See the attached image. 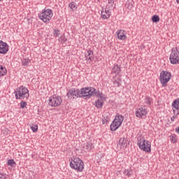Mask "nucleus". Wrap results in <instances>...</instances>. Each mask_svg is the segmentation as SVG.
<instances>
[{
  "label": "nucleus",
  "instance_id": "4",
  "mask_svg": "<svg viewBox=\"0 0 179 179\" xmlns=\"http://www.w3.org/2000/svg\"><path fill=\"white\" fill-rule=\"evenodd\" d=\"M124 117L120 113H117L114 120L110 124V129L112 132H114L122 125V122H124Z\"/></svg>",
  "mask_w": 179,
  "mask_h": 179
},
{
  "label": "nucleus",
  "instance_id": "29",
  "mask_svg": "<svg viewBox=\"0 0 179 179\" xmlns=\"http://www.w3.org/2000/svg\"><path fill=\"white\" fill-rule=\"evenodd\" d=\"M170 139H171V141L173 143H176V142H177V137L176 136L175 134L171 135V136H170Z\"/></svg>",
  "mask_w": 179,
  "mask_h": 179
},
{
  "label": "nucleus",
  "instance_id": "9",
  "mask_svg": "<svg viewBox=\"0 0 179 179\" xmlns=\"http://www.w3.org/2000/svg\"><path fill=\"white\" fill-rule=\"evenodd\" d=\"M114 3V1H108V5L106 6V8H102L101 11V17L104 20H108V18L111 16V10L110 8L113 6V4Z\"/></svg>",
  "mask_w": 179,
  "mask_h": 179
},
{
  "label": "nucleus",
  "instance_id": "19",
  "mask_svg": "<svg viewBox=\"0 0 179 179\" xmlns=\"http://www.w3.org/2000/svg\"><path fill=\"white\" fill-rule=\"evenodd\" d=\"M120 72H121V66H118V64L115 65L112 69L111 73L118 75Z\"/></svg>",
  "mask_w": 179,
  "mask_h": 179
},
{
  "label": "nucleus",
  "instance_id": "26",
  "mask_svg": "<svg viewBox=\"0 0 179 179\" xmlns=\"http://www.w3.org/2000/svg\"><path fill=\"white\" fill-rule=\"evenodd\" d=\"M152 20L153 23H157L160 20V17L157 15H155L152 17Z\"/></svg>",
  "mask_w": 179,
  "mask_h": 179
},
{
  "label": "nucleus",
  "instance_id": "37",
  "mask_svg": "<svg viewBox=\"0 0 179 179\" xmlns=\"http://www.w3.org/2000/svg\"><path fill=\"white\" fill-rule=\"evenodd\" d=\"M176 132L179 134V127L176 129Z\"/></svg>",
  "mask_w": 179,
  "mask_h": 179
},
{
  "label": "nucleus",
  "instance_id": "16",
  "mask_svg": "<svg viewBox=\"0 0 179 179\" xmlns=\"http://www.w3.org/2000/svg\"><path fill=\"white\" fill-rule=\"evenodd\" d=\"M117 36L119 40L124 41L127 39V32L122 29H120L117 31Z\"/></svg>",
  "mask_w": 179,
  "mask_h": 179
},
{
  "label": "nucleus",
  "instance_id": "17",
  "mask_svg": "<svg viewBox=\"0 0 179 179\" xmlns=\"http://www.w3.org/2000/svg\"><path fill=\"white\" fill-rule=\"evenodd\" d=\"M94 96L100 99L99 100L101 101H103V103H104V101H106V95L103 94V93L100 92V91H99L97 90H95Z\"/></svg>",
  "mask_w": 179,
  "mask_h": 179
},
{
  "label": "nucleus",
  "instance_id": "30",
  "mask_svg": "<svg viewBox=\"0 0 179 179\" xmlns=\"http://www.w3.org/2000/svg\"><path fill=\"white\" fill-rule=\"evenodd\" d=\"M27 106V101H22L20 102V107H21V108H26Z\"/></svg>",
  "mask_w": 179,
  "mask_h": 179
},
{
  "label": "nucleus",
  "instance_id": "35",
  "mask_svg": "<svg viewBox=\"0 0 179 179\" xmlns=\"http://www.w3.org/2000/svg\"><path fill=\"white\" fill-rule=\"evenodd\" d=\"M108 117H104L103 120H102V124H108Z\"/></svg>",
  "mask_w": 179,
  "mask_h": 179
},
{
  "label": "nucleus",
  "instance_id": "3",
  "mask_svg": "<svg viewBox=\"0 0 179 179\" xmlns=\"http://www.w3.org/2000/svg\"><path fill=\"white\" fill-rule=\"evenodd\" d=\"M16 100H23V99H29L30 94L29 90L26 87L20 86L14 91Z\"/></svg>",
  "mask_w": 179,
  "mask_h": 179
},
{
  "label": "nucleus",
  "instance_id": "24",
  "mask_svg": "<svg viewBox=\"0 0 179 179\" xmlns=\"http://www.w3.org/2000/svg\"><path fill=\"white\" fill-rule=\"evenodd\" d=\"M103 104H104V102L101 101L100 99H98L95 101V106L96 107V108H102Z\"/></svg>",
  "mask_w": 179,
  "mask_h": 179
},
{
  "label": "nucleus",
  "instance_id": "32",
  "mask_svg": "<svg viewBox=\"0 0 179 179\" xmlns=\"http://www.w3.org/2000/svg\"><path fill=\"white\" fill-rule=\"evenodd\" d=\"M53 36L54 37H58L59 36V30L55 29L53 31Z\"/></svg>",
  "mask_w": 179,
  "mask_h": 179
},
{
  "label": "nucleus",
  "instance_id": "7",
  "mask_svg": "<svg viewBox=\"0 0 179 179\" xmlns=\"http://www.w3.org/2000/svg\"><path fill=\"white\" fill-rule=\"evenodd\" d=\"M171 79V73L166 71H162L159 75V82L162 86V87H166L167 86V83L170 82Z\"/></svg>",
  "mask_w": 179,
  "mask_h": 179
},
{
  "label": "nucleus",
  "instance_id": "39",
  "mask_svg": "<svg viewBox=\"0 0 179 179\" xmlns=\"http://www.w3.org/2000/svg\"><path fill=\"white\" fill-rule=\"evenodd\" d=\"M176 2H177V3H179V1H177Z\"/></svg>",
  "mask_w": 179,
  "mask_h": 179
},
{
  "label": "nucleus",
  "instance_id": "6",
  "mask_svg": "<svg viewBox=\"0 0 179 179\" xmlns=\"http://www.w3.org/2000/svg\"><path fill=\"white\" fill-rule=\"evenodd\" d=\"M95 92L96 89L92 87L81 88L79 90L80 98L90 99L92 96H94Z\"/></svg>",
  "mask_w": 179,
  "mask_h": 179
},
{
  "label": "nucleus",
  "instance_id": "10",
  "mask_svg": "<svg viewBox=\"0 0 179 179\" xmlns=\"http://www.w3.org/2000/svg\"><path fill=\"white\" fill-rule=\"evenodd\" d=\"M61 103H62V99L57 95L50 96L48 100V104L50 107H59Z\"/></svg>",
  "mask_w": 179,
  "mask_h": 179
},
{
  "label": "nucleus",
  "instance_id": "36",
  "mask_svg": "<svg viewBox=\"0 0 179 179\" xmlns=\"http://www.w3.org/2000/svg\"><path fill=\"white\" fill-rule=\"evenodd\" d=\"M114 85H116L117 86V87H120V86H121V83H120V82L115 80L113 81Z\"/></svg>",
  "mask_w": 179,
  "mask_h": 179
},
{
  "label": "nucleus",
  "instance_id": "38",
  "mask_svg": "<svg viewBox=\"0 0 179 179\" xmlns=\"http://www.w3.org/2000/svg\"><path fill=\"white\" fill-rule=\"evenodd\" d=\"M131 6H134L133 5H134V1H131Z\"/></svg>",
  "mask_w": 179,
  "mask_h": 179
},
{
  "label": "nucleus",
  "instance_id": "23",
  "mask_svg": "<svg viewBox=\"0 0 179 179\" xmlns=\"http://www.w3.org/2000/svg\"><path fill=\"white\" fill-rule=\"evenodd\" d=\"M144 103L145 104H147V106H150L152 104V103H153V99L152 98H150L148 96H146L144 98Z\"/></svg>",
  "mask_w": 179,
  "mask_h": 179
},
{
  "label": "nucleus",
  "instance_id": "21",
  "mask_svg": "<svg viewBox=\"0 0 179 179\" xmlns=\"http://www.w3.org/2000/svg\"><path fill=\"white\" fill-rule=\"evenodd\" d=\"M31 62V59L29 57H24L22 59V64L23 66H29V64Z\"/></svg>",
  "mask_w": 179,
  "mask_h": 179
},
{
  "label": "nucleus",
  "instance_id": "41",
  "mask_svg": "<svg viewBox=\"0 0 179 179\" xmlns=\"http://www.w3.org/2000/svg\"><path fill=\"white\" fill-rule=\"evenodd\" d=\"M176 1H179V0H176Z\"/></svg>",
  "mask_w": 179,
  "mask_h": 179
},
{
  "label": "nucleus",
  "instance_id": "34",
  "mask_svg": "<svg viewBox=\"0 0 179 179\" xmlns=\"http://www.w3.org/2000/svg\"><path fill=\"white\" fill-rule=\"evenodd\" d=\"M0 179H6V174L4 173H0Z\"/></svg>",
  "mask_w": 179,
  "mask_h": 179
},
{
  "label": "nucleus",
  "instance_id": "2",
  "mask_svg": "<svg viewBox=\"0 0 179 179\" xmlns=\"http://www.w3.org/2000/svg\"><path fill=\"white\" fill-rule=\"evenodd\" d=\"M70 167L78 173H82L83 169H85V163H83V161L80 158L73 157L70 162Z\"/></svg>",
  "mask_w": 179,
  "mask_h": 179
},
{
  "label": "nucleus",
  "instance_id": "28",
  "mask_svg": "<svg viewBox=\"0 0 179 179\" xmlns=\"http://www.w3.org/2000/svg\"><path fill=\"white\" fill-rule=\"evenodd\" d=\"M31 129L32 132H37V131H38V126L37 124H34L31 126Z\"/></svg>",
  "mask_w": 179,
  "mask_h": 179
},
{
  "label": "nucleus",
  "instance_id": "27",
  "mask_svg": "<svg viewBox=\"0 0 179 179\" xmlns=\"http://www.w3.org/2000/svg\"><path fill=\"white\" fill-rule=\"evenodd\" d=\"M8 166H10V167H13L15 164H16V162H15V159H8L7 162Z\"/></svg>",
  "mask_w": 179,
  "mask_h": 179
},
{
  "label": "nucleus",
  "instance_id": "40",
  "mask_svg": "<svg viewBox=\"0 0 179 179\" xmlns=\"http://www.w3.org/2000/svg\"><path fill=\"white\" fill-rule=\"evenodd\" d=\"M0 38H1V35H0Z\"/></svg>",
  "mask_w": 179,
  "mask_h": 179
},
{
  "label": "nucleus",
  "instance_id": "11",
  "mask_svg": "<svg viewBox=\"0 0 179 179\" xmlns=\"http://www.w3.org/2000/svg\"><path fill=\"white\" fill-rule=\"evenodd\" d=\"M149 111L146 106H142L136 109L135 115L137 118H146Z\"/></svg>",
  "mask_w": 179,
  "mask_h": 179
},
{
  "label": "nucleus",
  "instance_id": "25",
  "mask_svg": "<svg viewBox=\"0 0 179 179\" xmlns=\"http://www.w3.org/2000/svg\"><path fill=\"white\" fill-rule=\"evenodd\" d=\"M69 8L72 10H76V9H78V6H76V3H75V1H71L69 4Z\"/></svg>",
  "mask_w": 179,
  "mask_h": 179
},
{
  "label": "nucleus",
  "instance_id": "15",
  "mask_svg": "<svg viewBox=\"0 0 179 179\" xmlns=\"http://www.w3.org/2000/svg\"><path fill=\"white\" fill-rule=\"evenodd\" d=\"M173 114H179V98L175 99L171 105Z\"/></svg>",
  "mask_w": 179,
  "mask_h": 179
},
{
  "label": "nucleus",
  "instance_id": "13",
  "mask_svg": "<svg viewBox=\"0 0 179 179\" xmlns=\"http://www.w3.org/2000/svg\"><path fill=\"white\" fill-rule=\"evenodd\" d=\"M9 51V45L3 41H0V54L5 55Z\"/></svg>",
  "mask_w": 179,
  "mask_h": 179
},
{
  "label": "nucleus",
  "instance_id": "1",
  "mask_svg": "<svg viewBox=\"0 0 179 179\" xmlns=\"http://www.w3.org/2000/svg\"><path fill=\"white\" fill-rule=\"evenodd\" d=\"M137 145L141 150L146 153L152 152V143L148 140H145L143 137H138L137 138Z\"/></svg>",
  "mask_w": 179,
  "mask_h": 179
},
{
  "label": "nucleus",
  "instance_id": "5",
  "mask_svg": "<svg viewBox=\"0 0 179 179\" xmlns=\"http://www.w3.org/2000/svg\"><path fill=\"white\" fill-rule=\"evenodd\" d=\"M52 16H54V13L51 9H44L38 14L39 19L43 20L44 23H50V20L52 19Z\"/></svg>",
  "mask_w": 179,
  "mask_h": 179
},
{
  "label": "nucleus",
  "instance_id": "8",
  "mask_svg": "<svg viewBox=\"0 0 179 179\" xmlns=\"http://www.w3.org/2000/svg\"><path fill=\"white\" fill-rule=\"evenodd\" d=\"M169 61L172 65H178L179 64V49L173 48L169 57Z\"/></svg>",
  "mask_w": 179,
  "mask_h": 179
},
{
  "label": "nucleus",
  "instance_id": "20",
  "mask_svg": "<svg viewBox=\"0 0 179 179\" xmlns=\"http://www.w3.org/2000/svg\"><path fill=\"white\" fill-rule=\"evenodd\" d=\"M94 147L92 143H86L84 144L83 149L87 150V152H90V150H93Z\"/></svg>",
  "mask_w": 179,
  "mask_h": 179
},
{
  "label": "nucleus",
  "instance_id": "31",
  "mask_svg": "<svg viewBox=\"0 0 179 179\" xmlns=\"http://www.w3.org/2000/svg\"><path fill=\"white\" fill-rule=\"evenodd\" d=\"M179 114H177V113H173V115L171 117V121H172V122H174V121H176V118H178Z\"/></svg>",
  "mask_w": 179,
  "mask_h": 179
},
{
  "label": "nucleus",
  "instance_id": "18",
  "mask_svg": "<svg viewBox=\"0 0 179 179\" xmlns=\"http://www.w3.org/2000/svg\"><path fill=\"white\" fill-rule=\"evenodd\" d=\"M119 146L121 149H125L128 146V143L126 138H120L119 140Z\"/></svg>",
  "mask_w": 179,
  "mask_h": 179
},
{
  "label": "nucleus",
  "instance_id": "22",
  "mask_svg": "<svg viewBox=\"0 0 179 179\" xmlns=\"http://www.w3.org/2000/svg\"><path fill=\"white\" fill-rule=\"evenodd\" d=\"M8 73V70L6 69V67L0 65V76H5Z\"/></svg>",
  "mask_w": 179,
  "mask_h": 179
},
{
  "label": "nucleus",
  "instance_id": "14",
  "mask_svg": "<svg viewBox=\"0 0 179 179\" xmlns=\"http://www.w3.org/2000/svg\"><path fill=\"white\" fill-rule=\"evenodd\" d=\"M94 59V55L92 52V50H87L85 53V60L87 61V64H91L92 62H93V60Z\"/></svg>",
  "mask_w": 179,
  "mask_h": 179
},
{
  "label": "nucleus",
  "instance_id": "12",
  "mask_svg": "<svg viewBox=\"0 0 179 179\" xmlns=\"http://www.w3.org/2000/svg\"><path fill=\"white\" fill-rule=\"evenodd\" d=\"M67 97L68 99H79L80 93L79 89L71 88L67 92Z\"/></svg>",
  "mask_w": 179,
  "mask_h": 179
},
{
  "label": "nucleus",
  "instance_id": "33",
  "mask_svg": "<svg viewBox=\"0 0 179 179\" xmlns=\"http://www.w3.org/2000/svg\"><path fill=\"white\" fill-rule=\"evenodd\" d=\"M124 176H127V177H129L131 176V172L128 169H126L124 171Z\"/></svg>",
  "mask_w": 179,
  "mask_h": 179
}]
</instances>
